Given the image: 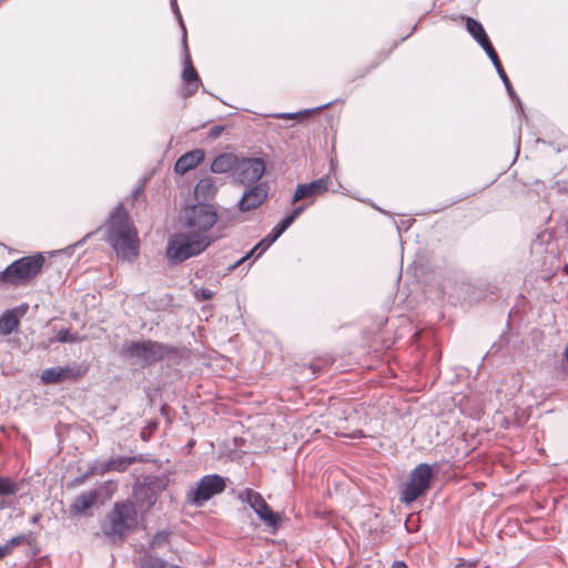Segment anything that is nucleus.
Listing matches in <instances>:
<instances>
[{"mask_svg": "<svg viewBox=\"0 0 568 568\" xmlns=\"http://www.w3.org/2000/svg\"><path fill=\"white\" fill-rule=\"evenodd\" d=\"M239 159L233 153H222L217 155L212 164H211V171L213 173H227L232 171L233 169H237L239 165Z\"/></svg>", "mask_w": 568, "mask_h": 568, "instance_id": "obj_18", "label": "nucleus"}, {"mask_svg": "<svg viewBox=\"0 0 568 568\" xmlns=\"http://www.w3.org/2000/svg\"><path fill=\"white\" fill-rule=\"evenodd\" d=\"M98 498L95 490H90L78 496L70 506V511L73 515H83L89 508L93 506Z\"/></svg>", "mask_w": 568, "mask_h": 568, "instance_id": "obj_20", "label": "nucleus"}, {"mask_svg": "<svg viewBox=\"0 0 568 568\" xmlns=\"http://www.w3.org/2000/svg\"><path fill=\"white\" fill-rule=\"evenodd\" d=\"M26 540L24 535H19L9 539L6 544L12 550L13 547L21 545Z\"/></svg>", "mask_w": 568, "mask_h": 568, "instance_id": "obj_32", "label": "nucleus"}, {"mask_svg": "<svg viewBox=\"0 0 568 568\" xmlns=\"http://www.w3.org/2000/svg\"><path fill=\"white\" fill-rule=\"evenodd\" d=\"M214 296V292L209 288H201L195 292V297L201 301L211 300Z\"/></svg>", "mask_w": 568, "mask_h": 568, "instance_id": "obj_31", "label": "nucleus"}, {"mask_svg": "<svg viewBox=\"0 0 568 568\" xmlns=\"http://www.w3.org/2000/svg\"><path fill=\"white\" fill-rule=\"evenodd\" d=\"M82 375L79 365L54 366L41 372V381L44 384H58L64 381H73Z\"/></svg>", "mask_w": 568, "mask_h": 568, "instance_id": "obj_13", "label": "nucleus"}, {"mask_svg": "<svg viewBox=\"0 0 568 568\" xmlns=\"http://www.w3.org/2000/svg\"><path fill=\"white\" fill-rule=\"evenodd\" d=\"M45 260L42 254L23 256L0 272V285L23 286L40 274Z\"/></svg>", "mask_w": 568, "mask_h": 568, "instance_id": "obj_3", "label": "nucleus"}, {"mask_svg": "<svg viewBox=\"0 0 568 568\" xmlns=\"http://www.w3.org/2000/svg\"><path fill=\"white\" fill-rule=\"evenodd\" d=\"M136 462L135 457H126V456H120V457H113L106 460L103 465V469L105 471H125L129 466H131L133 463Z\"/></svg>", "mask_w": 568, "mask_h": 568, "instance_id": "obj_21", "label": "nucleus"}, {"mask_svg": "<svg viewBox=\"0 0 568 568\" xmlns=\"http://www.w3.org/2000/svg\"><path fill=\"white\" fill-rule=\"evenodd\" d=\"M140 193H141V190H140V189H138V190H135V191L133 192V195H134V196H138Z\"/></svg>", "mask_w": 568, "mask_h": 568, "instance_id": "obj_37", "label": "nucleus"}, {"mask_svg": "<svg viewBox=\"0 0 568 568\" xmlns=\"http://www.w3.org/2000/svg\"><path fill=\"white\" fill-rule=\"evenodd\" d=\"M239 181L244 185H254L265 172V163L260 158H247L239 162Z\"/></svg>", "mask_w": 568, "mask_h": 568, "instance_id": "obj_11", "label": "nucleus"}, {"mask_svg": "<svg viewBox=\"0 0 568 568\" xmlns=\"http://www.w3.org/2000/svg\"><path fill=\"white\" fill-rule=\"evenodd\" d=\"M466 29L469 32V34L484 49L485 52H488V51H490V49H494L493 44L490 43V41L479 21H477L474 18L467 17L466 18Z\"/></svg>", "mask_w": 568, "mask_h": 568, "instance_id": "obj_17", "label": "nucleus"}, {"mask_svg": "<svg viewBox=\"0 0 568 568\" xmlns=\"http://www.w3.org/2000/svg\"><path fill=\"white\" fill-rule=\"evenodd\" d=\"M40 518H41V515H40V514H36V515H33V516L31 517V523H32V524H38V523H39V520H40Z\"/></svg>", "mask_w": 568, "mask_h": 568, "instance_id": "obj_36", "label": "nucleus"}, {"mask_svg": "<svg viewBox=\"0 0 568 568\" xmlns=\"http://www.w3.org/2000/svg\"><path fill=\"white\" fill-rule=\"evenodd\" d=\"M390 568H408V566L403 560H395Z\"/></svg>", "mask_w": 568, "mask_h": 568, "instance_id": "obj_35", "label": "nucleus"}, {"mask_svg": "<svg viewBox=\"0 0 568 568\" xmlns=\"http://www.w3.org/2000/svg\"><path fill=\"white\" fill-rule=\"evenodd\" d=\"M169 353V346L151 339L131 342L122 348V355L125 358L134 361L142 367H149L162 361Z\"/></svg>", "mask_w": 568, "mask_h": 568, "instance_id": "obj_5", "label": "nucleus"}, {"mask_svg": "<svg viewBox=\"0 0 568 568\" xmlns=\"http://www.w3.org/2000/svg\"><path fill=\"white\" fill-rule=\"evenodd\" d=\"M156 503V496L151 489H144V501L146 509H150Z\"/></svg>", "mask_w": 568, "mask_h": 568, "instance_id": "obj_30", "label": "nucleus"}, {"mask_svg": "<svg viewBox=\"0 0 568 568\" xmlns=\"http://www.w3.org/2000/svg\"><path fill=\"white\" fill-rule=\"evenodd\" d=\"M171 7H172V10H173L174 14L176 16V19L179 20V23H180V26L182 28V31H183V42L185 44L186 43V29H185V26H184L181 12L179 10L176 0H171Z\"/></svg>", "mask_w": 568, "mask_h": 568, "instance_id": "obj_29", "label": "nucleus"}, {"mask_svg": "<svg viewBox=\"0 0 568 568\" xmlns=\"http://www.w3.org/2000/svg\"><path fill=\"white\" fill-rule=\"evenodd\" d=\"M138 524V513L132 501L115 503L101 524L103 536L112 544H120Z\"/></svg>", "mask_w": 568, "mask_h": 568, "instance_id": "obj_2", "label": "nucleus"}, {"mask_svg": "<svg viewBox=\"0 0 568 568\" xmlns=\"http://www.w3.org/2000/svg\"><path fill=\"white\" fill-rule=\"evenodd\" d=\"M223 131H224V126L223 125H215V126L210 129L209 138L212 139V140H215V139H217L222 134Z\"/></svg>", "mask_w": 568, "mask_h": 568, "instance_id": "obj_33", "label": "nucleus"}, {"mask_svg": "<svg viewBox=\"0 0 568 568\" xmlns=\"http://www.w3.org/2000/svg\"><path fill=\"white\" fill-rule=\"evenodd\" d=\"M11 552V549L7 544L0 546V559L6 557Z\"/></svg>", "mask_w": 568, "mask_h": 568, "instance_id": "obj_34", "label": "nucleus"}, {"mask_svg": "<svg viewBox=\"0 0 568 568\" xmlns=\"http://www.w3.org/2000/svg\"><path fill=\"white\" fill-rule=\"evenodd\" d=\"M57 341L60 343L77 342L78 336L71 334L68 328H62L57 334Z\"/></svg>", "mask_w": 568, "mask_h": 568, "instance_id": "obj_28", "label": "nucleus"}, {"mask_svg": "<svg viewBox=\"0 0 568 568\" xmlns=\"http://www.w3.org/2000/svg\"><path fill=\"white\" fill-rule=\"evenodd\" d=\"M307 207V204H302L294 209L286 217H284L280 223H277L271 234L266 235L260 243H257L248 253H246L242 258L236 261L230 268H236L241 263L248 260L251 256L262 255L292 224L293 222L304 212Z\"/></svg>", "mask_w": 568, "mask_h": 568, "instance_id": "obj_8", "label": "nucleus"}, {"mask_svg": "<svg viewBox=\"0 0 568 568\" xmlns=\"http://www.w3.org/2000/svg\"><path fill=\"white\" fill-rule=\"evenodd\" d=\"M210 242L206 235L176 233L169 240L166 257L172 264L181 263L202 253Z\"/></svg>", "mask_w": 568, "mask_h": 568, "instance_id": "obj_4", "label": "nucleus"}, {"mask_svg": "<svg viewBox=\"0 0 568 568\" xmlns=\"http://www.w3.org/2000/svg\"><path fill=\"white\" fill-rule=\"evenodd\" d=\"M182 78L185 82H189V83H193V82L199 83L200 82L197 72L193 68L189 55H186L185 61H184V69H183Z\"/></svg>", "mask_w": 568, "mask_h": 568, "instance_id": "obj_26", "label": "nucleus"}, {"mask_svg": "<svg viewBox=\"0 0 568 568\" xmlns=\"http://www.w3.org/2000/svg\"><path fill=\"white\" fill-rule=\"evenodd\" d=\"M329 105H331V102H327V103L322 104L320 106L312 108V109H306V110H303V111H300V112L280 113V114H276L275 118H278V119H301V118H304V116H306V115H308L311 113H314L316 111L326 109Z\"/></svg>", "mask_w": 568, "mask_h": 568, "instance_id": "obj_24", "label": "nucleus"}, {"mask_svg": "<svg viewBox=\"0 0 568 568\" xmlns=\"http://www.w3.org/2000/svg\"><path fill=\"white\" fill-rule=\"evenodd\" d=\"M268 195L266 183H257L246 189L237 203L241 212H248L257 209L264 203Z\"/></svg>", "mask_w": 568, "mask_h": 568, "instance_id": "obj_12", "label": "nucleus"}, {"mask_svg": "<svg viewBox=\"0 0 568 568\" xmlns=\"http://www.w3.org/2000/svg\"><path fill=\"white\" fill-rule=\"evenodd\" d=\"M432 477V467L426 463L419 464L409 474V479L402 491L400 500L405 504L415 501L429 489Z\"/></svg>", "mask_w": 568, "mask_h": 568, "instance_id": "obj_7", "label": "nucleus"}, {"mask_svg": "<svg viewBox=\"0 0 568 568\" xmlns=\"http://www.w3.org/2000/svg\"><path fill=\"white\" fill-rule=\"evenodd\" d=\"M216 192L217 186L211 176L201 179L194 187L195 199L200 202L213 199Z\"/></svg>", "mask_w": 568, "mask_h": 568, "instance_id": "obj_19", "label": "nucleus"}, {"mask_svg": "<svg viewBox=\"0 0 568 568\" xmlns=\"http://www.w3.org/2000/svg\"><path fill=\"white\" fill-rule=\"evenodd\" d=\"M226 481L227 478L217 474L201 477L196 486L186 493V504L194 507H202L211 498L225 490Z\"/></svg>", "mask_w": 568, "mask_h": 568, "instance_id": "obj_6", "label": "nucleus"}, {"mask_svg": "<svg viewBox=\"0 0 568 568\" xmlns=\"http://www.w3.org/2000/svg\"><path fill=\"white\" fill-rule=\"evenodd\" d=\"M141 568H180L176 565H172L164 559L152 555H145L141 559Z\"/></svg>", "mask_w": 568, "mask_h": 568, "instance_id": "obj_23", "label": "nucleus"}, {"mask_svg": "<svg viewBox=\"0 0 568 568\" xmlns=\"http://www.w3.org/2000/svg\"><path fill=\"white\" fill-rule=\"evenodd\" d=\"M18 325L19 321L12 312L7 311L0 316V333L9 335L18 327Z\"/></svg>", "mask_w": 568, "mask_h": 568, "instance_id": "obj_22", "label": "nucleus"}, {"mask_svg": "<svg viewBox=\"0 0 568 568\" xmlns=\"http://www.w3.org/2000/svg\"><path fill=\"white\" fill-rule=\"evenodd\" d=\"M204 158L205 152L202 149L189 151L176 160L174 171L176 174L183 175L199 166L204 161Z\"/></svg>", "mask_w": 568, "mask_h": 568, "instance_id": "obj_15", "label": "nucleus"}, {"mask_svg": "<svg viewBox=\"0 0 568 568\" xmlns=\"http://www.w3.org/2000/svg\"><path fill=\"white\" fill-rule=\"evenodd\" d=\"M217 221V213L213 205L200 203L193 205L186 213V226L197 231L210 230Z\"/></svg>", "mask_w": 568, "mask_h": 568, "instance_id": "obj_10", "label": "nucleus"}, {"mask_svg": "<svg viewBox=\"0 0 568 568\" xmlns=\"http://www.w3.org/2000/svg\"><path fill=\"white\" fill-rule=\"evenodd\" d=\"M240 499L246 503L265 525L272 528L278 527L280 516L270 508L260 493L246 488L240 494Z\"/></svg>", "mask_w": 568, "mask_h": 568, "instance_id": "obj_9", "label": "nucleus"}, {"mask_svg": "<svg viewBox=\"0 0 568 568\" xmlns=\"http://www.w3.org/2000/svg\"><path fill=\"white\" fill-rule=\"evenodd\" d=\"M105 239L119 258L131 262L138 257L140 247L138 231L122 205H118L111 213Z\"/></svg>", "mask_w": 568, "mask_h": 568, "instance_id": "obj_1", "label": "nucleus"}, {"mask_svg": "<svg viewBox=\"0 0 568 568\" xmlns=\"http://www.w3.org/2000/svg\"><path fill=\"white\" fill-rule=\"evenodd\" d=\"M19 490V486L9 477H0V496H11Z\"/></svg>", "mask_w": 568, "mask_h": 568, "instance_id": "obj_25", "label": "nucleus"}, {"mask_svg": "<svg viewBox=\"0 0 568 568\" xmlns=\"http://www.w3.org/2000/svg\"><path fill=\"white\" fill-rule=\"evenodd\" d=\"M486 54L488 55L491 63L494 64L499 78L501 79V81L507 90L508 95L510 97V99L514 102H516V104L518 105V109L523 113L521 102H520L518 95L516 94V92L514 91L513 85H511V83H510L500 61H499V58H498L495 49H490V51L486 52Z\"/></svg>", "mask_w": 568, "mask_h": 568, "instance_id": "obj_16", "label": "nucleus"}, {"mask_svg": "<svg viewBox=\"0 0 568 568\" xmlns=\"http://www.w3.org/2000/svg\"><path fill=\"white\" fill-rule=\"evenodd\" d=\"M170 534L168 531H158L150 542L151 547H158L169 541Z\"/></svg>", "mask_w": 568, "mask_h": 568, "instance_id": "obj_27", "label": "nucleus"}, {"mask_svg": "<svg viewBox=\"0 0 568 568\" xmlns=\"http://www.w3.org/2000/svg\"><path fill=\"white\" fill-rule=\"evenodd\" d=\"M565 357L568 359V344H567V347L565 349Z\"/></svg>", "mask_w": 568, "mask_h": 568, "instance_id": "obj_38", "label": "nucleus"}, {"mask_svg": "<svg viewBox=\"0 0 568 568\" xmlns=\"http://www.w3.org/2000/svg\"><path fill=\"white\" fill-rule=\"evenodd\" d=\"M329 184L331 180L328 176L314 180L310 183L298 184L292 199V203L294 204L302 200L322 195L328 190Z\"/></svg>", "mask_w": 568, "mask_h": 568, "instance_id": "obj_14", "label": "nucleus"}]
</instances>
